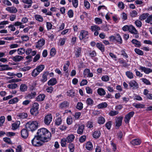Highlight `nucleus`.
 Wrapping results in <instances>:
<instances>
[{
  "mask_svg": "<svg viewBox=\"0 0 152 152\" xmlns=\"http://www.w3.org/2000/svg\"><path fill=\"white\" fill-rule=\"evenodd\" d=\"M7 87L8 88L10 89H15L18 87V85L15 83H12L8 84Z\"/></svg>",
  "mask_w": 152,
  "mask_h": 152,
  "instance_id": "49",
  "label": "nucleus"
},
{
  "mask_svg": "<svg viewBox=\"0 0 152 152\" xmlns=\"http://www.w3.org/2000/svg\"><path fill=\"white\" fill-rule=\"evenodd\" d=\"M96 47L99 49L102 52H104V47L101 43L98 42L96 44Z\"/></svg>",
  "mask_w": 152,
  "mask_h": 152,
  "instance_id": "31",
  "label": "nucleus"
},
{
  "mask_svg": "<svg viewBox=\"0 0 152 152\" xmlns=\"http://www.w3.org/2000/svg\"><path fill=\"white\" fill-rule=\"evenodd\" d=\"M28 88L27 86L25 84H22L20 86V90L21 91L25 92L27 91Z\"/></svg>",
  "mask_w": 152,
  "mask_h": 152,
  "instance_id": "34",
  "label": "nucleus"
},
{
  "mask_svg": "<svg viewBox=\"0 0 152 152\" xmlns=\"http://www.w3.org/2000/svg\"><path fill=\"white\" fill-rule=\"evenodd\" d=\"M37 84V83L36 81H34L31 83L29 87V91H32L34 90Z\"/></svg>",
  "mask_w": 152,
  "mask_h": 152,
  "instance_id": "21",
  "label": "nucleus"
},
{
  "mask_svg": "<svg viewBox=\"0 0 152 152\" xmlns=\"http://www.w3.org/2000/svg\"><path fill=\"white\" fill-rule=\"evenodd\" d=\"M45 44V40L43 38L40 39L37 42L36 45V47L40 49Z\"/></svg>",
  "mask_w": 152,
  "mask_h": 152,
  "instance_id": "13",
  "label": "nucleus"
},
{
  "mask_svg": "<svg viewBox=\"0 0 152 152\" xmlns=\"http://www.w3.org/2000/svg\"><path fill=\"white\" fill-rule=\"evenodd\" d=\"M98 94L101 96H104L106 92L104 89L102 88H99L97 90Z\"/></svg>",
  "mask_w": 152,
  "mask_h": 152,
  "instance_id": "29",
  "label": "nucleus"
},
{
  "mask_svg": "<svg viewBox=\"0 0 152 152\" xmlns=\"http://www.w3.org/2000/svg\"><path fill=\"white\" fill-rule=\"evenodd\" d=\"M107 106V104L106 102H103L98 104L97 107L99 109L103 108L106 107Z\"/></svg>",
  "mask_w": 152,
  "mask_h": 152,
  "instance_id": "40",
  "label": "nucleus"
},
{
  "mask_svg": "<svg viewBox=\"0 0 152 152\" xmlns=\"http://www.w3.org/2000/svg\"><path fill=\"white\" fill-rule=\"evenodd\" d=\"M38 110L37 109L32 107L30 110V112L31 115H35L37 113Z\"/></svg>",
  "mask_w": 152,
  "mask_h": 152,
  "instance_id": "52",
  "label": "nucleus"
},
{
  "mask_svg": "<svg viewBox=\"0 0 152 152\" xmlns=\"http://www.w3.org/2000/svg\"><path fill=\"white\" fill-rule=\"evenodd\" d=\"M141 142L140 140L139 139H135L133 140L131 142V143L134 145H140Z\"/></svg>",
  "mask_w": 152,
  "mask_h": 152,
  "instance_id": "28",
  "label": "nucleus"
},
{
  "mask_svg": "<svg viewBox=\"0 0 152 152\" xmlns=\"http://www.w3.org/2000/svg\"><path fill=\"white\" fill-rule=\"evenodd\" d=\"M88 33L87 31L85 30H82L80 31L79 36V39L80 40L86 39L88 38Z\"/></svg>",
  "mask_w": 152,
  "mask_h": 152,
  "instance_id": "5",
  "label": "nucleus"
},
{
  "mask_svg": "<svg viewBox=\"0 0 152 152\" xmlns=\"http://www.w3.org/2000/svg\"><path fill=\"white\" fill-rule=\"evenodd\" d=\"M134 114V112L131 111L126 115L124 118V122L126 124L128 123L131 118L133 116Z\"/></svg>",
  "mask_w": 152,
  "mask_h": 152,
  "instance_id": "8",
  "label": "nucleus"
},
{
  "mask_svg": "<svg viewBox=\"0 0 152 152\" xmlns=\"http://www.w3.org/2000/svg\"><path fill=\"white\" fill-rule=\"evenodd\" d=\"M126 75L130 79H132L134 78V74L130 71H127L126 72Z\"/></svg>",
  "mask_w": 152,
  "mask_h": 152,
  "instance_id": "44",
  "label": "nucleus"
},
{
  "mask_svg": "<svg viewBox=\"0 0 152 152\" xmlns=\"http://www.w3.org/2000/svg\"><path fill=\"white\" fill-rule=\"evenodd\" d=\"M101 132L99 130H95L92 134L93 137L95 139L98 138L100 136Z\"/></svg>",
  "mask_w": 152,
  "mask_h": 152,
  "instance_id": "20",
  "label": "nucleus"
},
{
  "mask_svg": "<svg viewBox=\"0 0 152 152\" xmlns=\"http://www.w3.org/2000/svg\"><path fill=\"white\" fill-rule=\"evenodd\" d=\"M129 84L131 87L137 88L138 87V85L137 82L134 80H132L130 81Z\"/></svg>",
  "mask_w": 152,
  "mask_h": 152,
  "instance_id": "25",
  "label": "nucleus"
},
{
  "mask_svg": "<svg viewBox=\"0 0 152 152\" xmlns=\"http://www.w3.org/2000/svg\"><path fill=\"white\" fill-rule=\"evenodd\" d=\"M39 124V122L37 121H31L26 123V126L27 129H29L31 131L33 132L37 129Z\"/></svg>",
  "mask_w": 152,
  "mask_h": 152,
  "instance_id": "2",
  "label": "nucleus"
},
{
  "mask_svg": "<svg viewBox=\"0 0 152 152\" xmlns=\"http://www.w3.org/2000/svg\"><path fill=\"white\" fill-rule=\"evenodd\" d=\"M23 57L21 56L17 55L12 58V60L15 62H19L21 61Z\"/></svg>",
  "mask_w": 152,
  "mask_h": 152,
  "instance_id": "24",
  "label": "nucleus"
},
{
  "mask_svg": "<svg viewBox=\"0 0 152 152\" xmlns=\"http://www.w3.org/2000/svg\"><path fill=\"white\" fill-rule=\"evenodd\" d=\"M6 10L11 13H15L17 12L16 8L14 7H7Z\"/></svg>",
  "mask_w": 152,
  "mask_h": 152,
  "instance_id": "16",
  "label": "nucleus"
},
{
  "mask_svg": "<svg viewBox=\"0 0 152 152\" xmlns=\"http://www.w3.org/2000/svg\"><path fill=\"white\" fill-rule=\"evenodd\" d=\"M133 105L137 108H143L145 107V104L140 103H134Z\"/></svg>",
  "mask_w": 152,
  "mask_h": 152,
  "instance_id": "38",
  "label": "nucleus"
},
{
  "mask_svg": "<svg viewBox=\"0 0 152 152\" xmlns=\"http://www.w3.org/2000/svg\"><path fill=\"white\" fill-rule=\"evenodd\" d=\"M42 142L43 140L37 135L35 136L31 140V143L34 146H39L42 145Z\"/></svg>",
  "mask_w": 152,
  "mask_h": 152,
  "instance_id": "3",
  "label": "nucleus"
},
{
  "mask_svg": "<svg viewBox=\"0 0 152 152\" xmlns=\"http://www.w3.org/2000/svg\"><path fill=\"white\" fill-rule=\"evenodd\" d=\"M20 124V122L19 121H16L15 123L12 124V129L13 130L17 129L19 126Z\"/></svg>",
  "mask_w": 152,
  "mask_h": 152,
  "instance_id": "30",
  "label": "nucleus"
},
{
  "mask_svg": "<svg viewBox=\"0 0 152 152\" xmlns=\"http://www.w3.org/2000/svg\"><path fill=\"white\" fill-rule=\"evenodd\" d=\"M105 121V118L102 116H100L97 118V123L99 124H103Z\"/></svg>",
  "mask_w": 152,
  "mask_h": 152,
  "instance_id": "23",
  "label": "nucleus"
},
{
  "mask_svg": "<svg viewBox=\"0 0 152 152\" xmlns=\"http://www.w3.org/2000/svg\"><path fill=\"white\" fill-rule=\"evenodd\" d=\"M69 103L66 101L61 102L59 104V107L62 109H64L68 107Z\"/></svg>",
  "mask_w": 152,
  "mask_h": 152,
  "instance_id": "10",
  "label": "nucleus"
},
{
  "mask_svg": "<svg viewBox=\"0 0 152 152\" xmlns=\"http://www.w3.org/2000/svg\"><path fill=\"white\" fill-rule=\"evenodd\" d=\"M34 17L35 20L39 22H42L43 21V18L41 15H35Z\"/></svg>",
  "mask_w": 152,
  "mask_h": 152,
  "instance_id": "35",
  "label": "nucleus"
},
{
  "mask_svg": "<svg viewBox=\"0 0 152 152\" xmlns=\"http://www.w3.org/2000/svg\"><path fill=\"white\" fill-rule=\"evenodd\" d=\"M72 4L73 6L76 8L78 5V0H72Z\"/></svg>",
  "mask_w": 152,
  "mask_h": 152,
  "instance_id": "64",
  "label": "nucleus"
},
{
  "mask_svg": "<svg viewBox=\"0 0 152 152\" xmlns=\"http://www.w3.org/2000/svg\"><path fill=\"white\" fill-rule=\"evenodd\" d=\"M39 73L40 72L36 68L33 70L31 73V75L33 77H35L38 75Z\"/></svg>",
  "mask_w": 152,
  "mask_h": 152,
  "instance_id": "47",
  "label": "nucleus"
},
{
  "mask_svg": "<svg viewBox=\"0 0 152 152\" xmlns=\"http://www.w3.org/2000/svg\"><path fill=\"white\" fill-rule=\"evenodd\" d=\"M75 137L73 134H71L69 135L66 138L68 141V142H72L75 139Z\"/></svg>",
  "mask_w": 152,
  "mask_h": 152,
  "instance_id": "39",
  "label": "nucleus"
},
{
  "mask_svg": "<svg viewBox=\"0 0 152 152\" xmlns=\"http://www.w3.org/2000/svg\"><path fill=\"white\" fill-rule=\"evenodd\" d=\"M45 98V95L43 94H40L36 97V100L39 102H42L44 100Z\"/></svg>",
  "mask_w": 152,
  "mask_h": 152,
  "instance_id": "26",
  "label": "nucleus"
},
{
  "mask_svg": "<svg viewBox=\"0 0 152 152\" xmlns=\"http://www.w3.org/2000/svg\"><path fill=\"white\" fill-rule=\"evenodd\" d=\"M81 51V48L78 47L75 50V54L76 58L79 57L80 55Z\"/></svg>",
  "mask_w": 152,
  "mask_h": 152,
  "instance_id": "22",
  "label": "nucleus"
},
{
  "mask_svg": "<svg viewBox=\"0 0 152 152\" xmlns=\"http://www.w3.org/2000/svg\"><path fill=\"white\" fill-rule=\"evenodd\" d=\"M52 120V115L50 114H48L46 115L44 118V124L47 125H49Z\"/></svg>",
  "mask_w": 152,
  "mask_h": 152,
  "instance_id": "4",
  "label": "nucleus"
},
{
  "mask_svg": "<svg viewBox=\"0 0 152 152\" xmlns=\"http://www.w3.org/2000/svg\"><path fill=\"white\" fill-rule=\"evenodd\" d=\"M134 50L136 53L139 55L143 56L144 54L143 52L139 49L135 48Z\"/></svg>",
  "mask_w": 152,
  "mask_h": 152,
  "instance_id": "48",
  "label": "nucleus"
},
{
  "mask_svg": "<svg viewBox=\"0 0 152 152\" xmlns=\"http://www.w3.org/2000/svg\"><path fill=\"white\" fill-rule=\"evenodd\" d=\"M83 74L85 77H90L93 76V73L91 72L90 69H85L83 71Z\"/></svg>",
  "mask_w": 152,
  "mask_h": 152,
  "instance_id": "12",
  "label": "nucleus"
},
{
  "mask_svg": "<svg viewBox=\"0 0 152 152\" xmlns=\"http://www.w3.org/2000/svg\"><path fill=\"white\" fill-rule=\"evenodd\" d=\"M83 104L81 102H79L77 103L76 108L79 110H81L83 107Z\"/></svg>",
  "mask_w": 152,
  "mask_h": 152,
  "instance_id": "58",
  "label": "nucleus"
},
{
  "mask_svg": "<svg viewBox=\"0 0 152 152\" xmlns=\"http://www.w3.org/2000/svg\"><path fill=\"white\" fill-rule=\"evenodd\" d=\"M17 116L19 118L24 119L26 118L28 116V115L26 113H18Z\"/></svg>",
  "mask_w": 152,
  "mask_h": 152,
  "instance_id": "27",
  "label": "nucleus"
},
{
  "mask_svg": "<svg viewBox=\"0 0 152 152\" xmlns=\"http://www.w3.org/2000/svg\"><path fill=\"white\" fill-rule=\"evenodd\" d=\"M84 126L83 125H81L80 126L78 129L77 130V133L79 134H82L83 131Z\"/></svg>",
  "mask_w": 152,
  "mask_h": 152,
  "instance_id": "43",
  "label": "nucleus"
},
{
  "mask_svg": "<svg viewBox=\"0 0 152 152\" xmlns=\"http://www.w3.org/2000/svg\"><path fill=\"white\" fill-rule=\"evenodd\" d=\"M18 54L19 55L23 54L25 52V49L23 48H20L17 50Z\"/></svg>",
  "mask_w": 152,
  "mask_h": 152,
  "instance_id": "54",
  "label": "nucleus"
},
{
  "mask_svg": "<svg viewBox=\"0 0 152 152\" xmlns=\"http://www.w3.org/2000/svg\"><path fill=\"white\" fill-rule=\"evenodd\" d=\"M37 93L35 91L31 92L25 96V98L28 99H31L34 98L36 95Z\"/></svg>",
  "mask_w": 152,
  "mask_h": 152,
  "instance_id": "18",
  "label": "nucleus"
},
{
  "mask_svg": "<svg viewBox=\"0 0 152 152\" xmlns=\"http://www.w3.org/2000/svg\"><path fill=\"white\" fill-rule=\"evenodd\" d=\"M123 117L119 116L116 117L115 119V126L118 128L122 124Z\"/></svg>",
  "mask_w": 152,
  "mask_h": 152,
  "instance_id": "11",
  "label": "nucleus"
},
{
  "mask_svg": "<svg viewBox=\"0 0 152 152\" xmlns=\"http://www.w3.org/2000/svg\"><path fill=\"white\" fill-rule=\"evenodd\" d=\"M69 148L70 152H73L74 151V146L72 143H70L69 145Z\"/></svg>",
  "mask_w": 152,
  "mask_h": 152,
  "instance_id": "59",
  "label": "nucleus"
},
{
  "mask_svg": "<svg viewBox=\"0 0 152 152\" xmlns=\"http://www.w3.org/2000/svg\"><path fill=\"white\" fill-rule=\"evenodd\" d=\"M70 62L69 61H66V64L64 65L63 66V70L66 73L68 72V67L70 65Z\"/></svg>",
  "mask_w": 152,
  "mask_h": 152,
  "instance_id": "32",
  "label": "nucleus"
},
{
  "mask_svg": "<svg viewBox=\"0 0 152 152\" xmlns=\"http://www.w3.org/2000/svg\"><path fill=\"white\" fill-rule=\"evenodd\" d=\"M48 71L44 72L42 75V78L40 79L41 82L44 83L48 80Z\"/></svg>",
  "mask_w": 152,
  "mask_h": 152,
  "instance_id": "15",
  "label": "nucleus"
},
{
  "mask_svg": "<svg viewBox=\"0 0 152 152\" xmlns=\"http://www.w3.org/2000/svg\"><path fill=\"white\" fill-rule=\"evenodd\" d=\"M19 101V99L17 97H15L10 100L8 103L10 104H14L17 103Z\"/></svg>",
  "mask_w": 152,
  "mask_h": 152,
  "instance_id": "42",
  "label": "nucleus"
},
{
  "mask_svg": "<svg viewBox=\"0 0 152 152\" xmlns=\"http://www.w3.org/2000/svg\"><path fill=\"white\" fill-rule=\"evenodd\" d=\"M71 29H66L62 31L61 32V34L62 35H64L66 34H69L71 32Z\"/></svg>",
  "mask_w": 152,
  "mask_h": 152,
  "instance_id": "46",
  "label": "nucleus"
},
{
  "mask_svg": "<svg viewBox=\"0 0 152 152\" xmlns=\"http://www.w3.org/2000/svg\"><path fill=\"white\" fill-rule=\"evenodd\" d=\"M86 103L88 106H92L94 103V101L91 98H88L86 100Z\"/></svg>",
  "mask_w": 152,
  "mask_h": 152,
  "instance_id": "37",
  "label": "nucleus"
},
{
  "mask_svg": "<svg viewBox=\"0 0 152 152\" xmlns=\"http://www.w3.org/2000/svg\"><path fill=\"white\" fill-rule=\"evenodd\" d=\"M57 83V80L55 78H52L48 82V86H53L56 84Z\"/></svg>",
  "mask_w": 152,
  "mask_h": 152,
  "instance_id": "17",
  "label": "nucleus"
},
{
  "mask_svg": "<svg viewBox=\"0 0 152 152\" xmlns=\"http://www.w3.org/2000/svg\"><path fill=\"white\" fill-rule=\"evenodd\" d=\"M115 40L120 44H121L122 43V40L121 37L119 34L117 35L115 37Z\"/></svg>",
  "mask_w": 152,
  "mask_h": 152,
  "instance_id": "53",
  "label": "nucleus"
},
{
  "mask_svg": "<svg viewBox=\"0 0 152 152\" xmlns=\"http://www.w3.org/2000/svg\"><path fill=\"white\" fill-rule=\"evenodd\" d=\"M84 7L87 9H88L90 7V4L89 2L86 0H84Z\"/></svg>",
  "mask_w": 152,
  "mask_h": 152,
  "instance_id": "55",
  "label": "nucleus"
},
{
  "mask_svg": "<svg viewBox=\"0 0 152 152\" xmlns=\"http://www.w3.org/2000/svg\"><path fill=\"white\" fill-rule=\"evenodd\" d=\"M94 21L95 23L98 25L101 24L102 22V20L98 18H95L94 19Z\"/></svg>",
  "mask_w": 152,
  "mask_h": 152,
  "instance_id": "56",
  "label": "nucleus"
},
{
  "mask_svg": "<svg viewBox=\"0 0 152 152\" xmlns=\"http://www.w3.org/2000/svg\"><path fill=\"white\" fill-rule=\"evenodd\" d=\"M129 31L132 34H137L138 31L132 25H129Z\"/></svg>",
  "mask_w": 152,
  "mask_h": 152,
  "instance_id": "19",
  "label": "nucleus"
},
{
  "mask_svg": "<svg viewBox=\"0 0 152 152\" xmlns=\"http://www.w3.org/2000/svg\"><path fill=\"white\" fill-rule=\"evenodd\" d=\"M112 124V122L109 121L105 124V126L108 129H110L111 128Z\"/></svg>",
  "mask_w": 152,
  "mask_h": 152,
  "instance_id": "60",
  "label": "nucleus"
},
{
  "mask_svg": "<svg viewBox=\"0 0 152 152\" xmlns=\"http://www.w3.org/2000/svg\"><path fill=\"white\" fill-rule=\"evenodd\" d=\"M90 29L92 31L94 32V34L95 36H97L98 35V31L100 30V27L96 25L91 26Z\"/></svg>",
  "mask_w": 152,
  "mask_h": 152,
  "instance_id": "9",
  "label": "nucleus"
},
{
  "mask_svg": "<svg viewBox=\"0 0 152 152\" xmlns=\"http://www.w3.org/2000/svg\"><path fill=\"white\" fill-rule=\"evenodd\" d=\"M66 122L68 125L72 124V119L71 116H69L66 119Z\"/></svg>",
  "mask_w": 152,
  "mask_h": 152,
  "instance_id": "63",
  "label": "nucleus"
},
{
  "mask_svg": "<svg viewBox=\"0 0 152 152\" xmlns=\"http://www.w3.org/2000/svg\"><path fill=\"white\" fill-rule=\"evenodd\" d=\"M21 137L23 138H27L28 135V130L26 129H23L21 131Z\"/></svg>",
  "mask_w": 152,
  "mask_h": 152,
  "instance_id": "14",
  "label": "nucleus"
},
{
  "mask_svg": "<svg viewBox=\"0 0 152 152\" xmlns=\"http://www.w3.org/2000/svg\"><path fill=\"white\" fill-rule=\"evenodd\" d=\"M102 80L104 82H107L109 80V77L107 75L103 76L101 78Z\"/></svg>",
  "mask_w": 152,
  "mask_h": 152,
  "instance_id": "57",
  "label": "nucleus"
},
{
  "mask_svg": "<svg viewBox=\"0 0 152 152\" xmlns=\"http://www.w3.org/2000/svg\"><path fill=\"white\" fill-rule=\"evenodd\" d=\"M149 14L148 13H144L142 14L139 17V19L141 20H144L147 18Z\"/></svg>",
  "mask_w": 152,
  "mask_h": 152,
  "instance_id": "45",
  "label": "nucleus"
},
{
  "mask_svg": "<svg viewBox=\"0 0 152 152\" xmlns=\"http://www.w3.org/2000/svg\"><path fill=\"white\" fill-rule=\"evenodd\" d=\"M136 26L138 27H140L142 26V23L139 20H136L134 22Z\"/></svg>",
  "mask_w": 152,
  "mask_h": 152,
  "instance_id": "62",
  "label": "nucleus"
},
{
  "mask_svg": "<svg viewBox=\"0 0 152 152\" xmlns=\"http://www.w3.org/2000/svg\"><path fill=\"white\" fill-rule=\"evenodd\" d=\"M37 134L43 140V142H46L49 140L51 135L50 132L46 129L42 128L37 130Z\"/></svg>",
  "mask_w": 152,
  "mask_h": 152,
  "instance_id": "1",
  "label": "nucleus"
},
{
  "mask_svg": "<svg viewBox=\"0 0 152 152\" xmlns=\"http://www.w3.org/2000/svg\"><path fill=\"white\" fill-rule=\"evenodd\" d=\"M132 42L134 45L135 47H140L141 46V43L136 39H133L132 41Z\"/></svg>",
  "mask_w": 152,
  "mask_h": 152,
  "instance_id": "33",
  "label": "nucleus"
},
{
  "mask_svg": "<svg viewBox=\"0 0 152 152\" xmlns=\"http://www.w3.org/2000/svg\"><path fill=\"white\" fill-rule=\"evenodd\" d=\"M138 69L140 70L142 72H143L146 74H149L152 72V69L144 66H140L138 68Z\"/></svg>",
  "mask_w": 152,
  "mask_h": 152,
  "instance_id": "6",
  "label": "nucleus"
},
{
  "mask_svg": "<svg viewBox=\"0 0 152 152\" xmlns=\"http://www.w3.org/2000/svg\"><path fill=\"white\" fill-rule=\"evenodd\" d=\"M145 21L147 23L152 24V15L148 16Z\"/></svg>",
  "mask_w": 152,
  "mask_h": 152,
  "instance_id": "50",
  "label": "nucleus"
},
{
  "mask_svg": "<svg viewBox=\"0 0 152 152\" xmlns=\"http://www.w3.org/2000/svg\"><path fill=\"white\" fill-rule=\"evenodd\" d=\"M68 141L66 138H63L61 140V144L62 147H65Z\"/></svg>",
  "mask_w": 152,
  "mask_h": 152,
  "instance_id": "36",
  "label": "nucleus"
},
{
  "mask_svg": "<svg viewBox=\"0 0 152 152\" xmlns=\"http://www.w3.org/2000/svg\"><path fill=\"white\" fill-rule=\"evenodd\" d=\"M93 148V145L91 142H88L86 144V148L88 150H91Z\"/></svg>",
  "mask_w": 152,
  "mask_h": 152,
  "instance_id": "41",
  "label": "nucleus"
},
{
  "mask_svg": "<svg viewBox=\"0 0 152 152\" xmlns=\"http://www.w3.org/2000/svg\"><path fill=\"white\" fill-rule=\"evenodd\" d=\"M45 67V66L44 65L40 64L36 68L40 73L44 69Z\"/></svg>",
  "mask_w": 152,
  "mask_h": 152,
  "instance_id": "51",
  "label": "nucleus"
},
{
  "mask_svg": "<svg viewBox=\"0 0 152 152\" xmlns=\"http://www.w3.org/2000/svg\"><path fill=\"white\" fill-rule=\"evenodd\" d=\"M142 81L145 84L147 85H151V83L150 82V81L148 80V79L145 78H142Z\"/></svg>",
  "mask_w": 152,
  "mask_h": 152,
  "instance_id": "61",
  "label": "nucleus"
},
{
  "mask_svg": "<svg viewBox=\"0 0 152 152\" xmlns=\"http://www.w3.org/2000/svg\"><path fill=\"white\" fill-rule=\"evenodd\" d=\"M107 10V7L104 5H100L97 8V11L99 13V15L102 16H104L105 14L102 12L103 10Z\"/></svg>",
  "mask_w": 152,
  "mask_h": 152,
  "instance_id": "7",
  "label": "nucleus"
}]
</instances>
